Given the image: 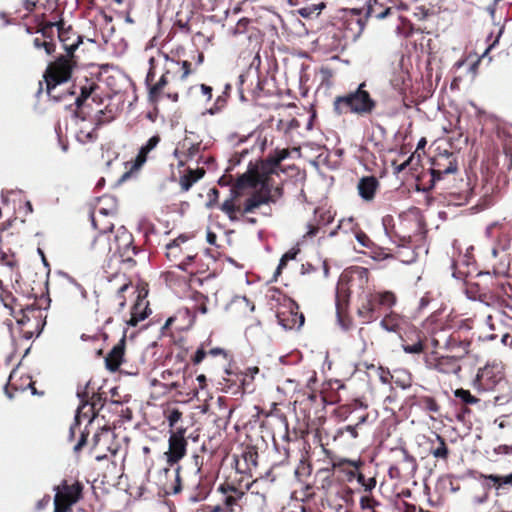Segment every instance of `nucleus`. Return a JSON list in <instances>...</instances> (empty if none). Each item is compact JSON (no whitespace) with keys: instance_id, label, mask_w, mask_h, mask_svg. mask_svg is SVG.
I'll list each match as a JSON object with an SVG mask.
<instances>
[{"instance_id":"4c0bfd02","label":"nucleus","mask_w":512,"mask_h":512,"mask_svg":"<svg viewBox=\"0 0 512 512\" xmlns=\"http://www.w3.org/2000/svg\"><path fill=\"white\" fill-rule=\"evenodd\" d=\"M205 356H206L205 350L203 348H198L197 351L195 352V355L193 358L194 364H199L200 362H202L203 359L205 358Z\"/></svg>"},{"instance_id":"c85d7f7f","label":"nucleus","mask_w":512,"mask_h":512,"mask_svg":"<svg viewBox=\"0 0 512 512\" xmlns=\"http://www.w3.org/2000/svg\"><path fill=\"white\" fill-rule=\"evenodd\" d=\"M403 350L408 354H420L423 351V344L418 341L412 345H403Z\"/></svg>"},{"instance_id":"2eb2a0df","label":"nucleus","mask_w":512,"mask_h":512,"mask_svg":"<svg viewBox=\"0 0 512 512\" xmlns=\"http://www.w3.org/2000/svg\"><path fill=\"white\" fill-rule=\"evenodd\" d=\"M402 323V316L395 312H390L380 321V326L387 332H399Z\"/></svg>"},{"instance_id":"2f4dec72","label":"nucleus","mask_w":512,"mask_h":512,"mask_svg":"<svg viewBox=\"0 0 512 512\" xmlns=\"http://www.w3.org/2000/svg\"><path fill=\"white\" fill-rule=\"evenodd\" d=\"M488 498V490L485 489L481 494H477L472 497V503L474 505H481L486 503L488 501Z\"/></svg>"},{"instance_id":"0e129e2a","label":"nucleus","mask_w":512,"mask_h":512,"mask_svg":"<svg viewBox=\"0 0 512 512\" xmlns=\"http://www.w3.org/2000/svg\"><path fill=\"white\" fill-rule=\"evenodd\" d=\"M429 300L426 297L421 298L420 300V308H424L428 305Z\"/></svg>"},{"instance_id":"0eeeda50","label":"nucleus","mask_w":512,"mask_h":512,"mask_svg":"<svg viewBox=\"0 0 512 512\" xmlns=\"http://www.w3.org/2000/svg\"><path fill=\"white\" fill-rule=\"evenodd\" d=\"M157 484L166 495H175L181 491L180 466L172 470L162 468L157 473Z\"/></svg>"},{"instance_id":"ea45409f","label":"nucleus","mask_w":512,"mask_h":512,"mask_svg":"<svg viewBox=\"0 0 512 512\" xmlns=\"http://www.w3.org/2000/svg\"><path fill=\"white\" fill-rule=\"evenodd\" d=\"M201 92L204 96H206L207 100H210L212 97V88L208 85L201 84L200 85Z\"/></svg>"},{"instance_id":"7ed1b4c3","label":"nucleus","mask_w":512,"mask_h":512,"mask_svg":"<svg viewBox=\"0 0 512 512\" xmlns=\"http://www.w3.org/2000/svg\"><path fill=\"white\" fill-rule=\"evenodd\" d=\"M365 83L358 86L357 90L334 101V109L338 114L350 111L355 114H369L375 108V101L363 88Z\"/></svg>"},{"instance_id":"4be33fe9","label":"nucleus","mask_w":512,"mask_h":512,"mask_svg":"<svg viewBox=\"0 0 512 512\" xmlns=\"http://www.w3.org/2000/svg\"><path fill=\"white\" fill-rule=\"evenodd\" d=\"M221 210L229 217L231 221L237 220L236 207L234 205L233 197L225 200L221 205Z\"/></svg>"},{"instance_id":"6ab92c4d","label":"nucleus","mask_w":512,"mask_h":512,"mask_svg":"<svg viewBox=\"0 0 512 512\" xmlns=\"http://www.w3.org/2000/svg\"><path fill=\"white\" fill-rule=\"evenodd\" d=\"M479 480L483 481V485L488 490L491 486L490 483H492L493 487L498 491L501 488V478L500 475H494V474H480Z\"/></svg>"},{"instance_id":"a19ab883","label":"nucleus","mask_w":512,"mask_h":512,"mask_svg":"<svg viewBox=\"0 0 512 512\" xmlns=\"http://www.w3.org/2000/svg\"><path fill=\"white\" fill-rule=\"evenodd\" d=\"M501 34H502V30L499 31L498 35L493 40V42L491 44H489V46L485 49V51L482 54V57H485L489 53V51L498 43Z\"/></svg>"},{"instance_id":"bf43d9fd","label":"nucleus","mask_w":512,"mask_h":512,"mask_svg":"<svg viewBox=\"0 0 512 512\" xmlns=\"http://www.w3.org/2000/svg\"><path fill=\"white\" fill-rule=\"evenodd\" d=\"M492 226L488 225L485 229V235L487 238H491L492 237Z\"/></svg>"},{"instance_id":"423d86ee","label":"nucleus","mask_w":512,"mask_h":512,"mask_svg":"<svg viewBox=\"0 0 512 512\" xmlns=\"http://www.w3.org/2000/svg\"><path fill=\"white\" fill-rule=\"evenodd\" d=\"M71 75V69L67 62L57 63L47 70L45 75L47 94L54 101H60L62 95L55 93L57 87L68 81Z\"/></svg>"},{"instance_id":"1a4fd4ad","label":"nucleus","mask_w":512,"mask_h":512,"mask_svg":"<svg viewBox=\"0 0 512 512\" xmlns=\"http://www.w3.org/2000/svg\"><path fill=\"white\" fill-rule=\"evenodd\" d=\"M94 417H95L94 406L92 404L88 403L87 401H82V403L77 408L75 418H74V423L70 427L69 439L74 438L75 433H76L77 429L79 428V425L83 421H86L87 424H91Z\"/></svg>"},{"instance_id":"8fccbe9b","label":"nucleus","mask_w":512,"mask_h":512,"mask_svg":"<svg viewBox=\"0 0 512 512\" xmlns=\"http://www.w3.org/2000/svg\"><path fill=\"white\" fill-rule=\"evenodd\" d=\"M357 241L364 247L367 246L366 241L368 240L367 236L365 234H358L356 236Z\"/></svg>"},{"instance_id":"39448f33","label":"nucleus","mask_w":512,"mask_h":512,"mask_svg":"<svg viewBox=\"0 0 512 512\" xmlns=\"http://www.w3.org/2000/svg\"><path fill=\"white\" fill-rule=\"evenodd\" d=\"M108 251L113 255H118L123 262L133 261L136 252L132 234L125 227H119L115 232L113 242L109 243Z\"/></svg>"},{"instance_id":"412c9836","label":"nucleus","mask_w":512,"mask_h":512,"mask_svg":"<svg viewBox=\"0 0 512 512\" xmlns=\"http://www.w3.org/2000/svg\"><path fill=\"white\" fill-rule=\"evenodd\" d=\"M141 306H142L141 302H137L133 306L132 311H131V316H130L129 320H127V322H126L127 325L136 326L140 321H143L148 316L147 313L137 314V310L140 309Z\"/></svg>"},{"instance_id":"f03ea898","label":"nucleus","mask_w":512,"mask_h":512,"mask_svg":"<svg viewBox=\"0 0 512 512\" xmlns=\"http://www.w3.org/2000/svg\"><path fill=\"white\" fill-rule=\"evenodd\" d=\"M237 185L240 188L251 187L255 189L260 186L261 191L265 192L264 195H254L248 198L245 202L244 213H250L262 204L274 202L275 196L280 197L282 195V189L279 187L275 188L274 194H270L267 179L261 177L257 172H248L241 175L238 178Z\"/></svg>"},{"instance_id":"c756f323","label":"nucleus","mask_w":512,"mask_h":512,"mask_svg":"<svg viewBox=\"0 0 512 512\" xmlns=\"http://www.w3.org/2000/svg\"><path fill=\"white\" fill-rule=\"evenodd\" d=\"M182 413L178 409H173L167 416V421L170 427H174L181 419Z\"/></svg>"},{"instance_id":"c9c22d12","label":"nucleus","mask_w":512,"mask_h":512,"mask_svg":"<svg viewBox=\"0 0 512 512\" xmlns=\"http://www.w3.org/2000/svg\"><path fill=\"white\" fill-rule=\"evenodd\" d=\"M243 457H244L245 461L247 463H250L253 467L257 466V455H256V453L247 452V453H244Z\"/></svg>"},{"instance_id":"72a5a7b5","label":"nucleus","mask_w":512,"mask_h":512,"mask_svg":"<svg viewBox=\"0 0 512 512\" xmlns=\"http://www.w3.org/2000/svg\"><path fill=\"white\" fill-rule=\"evenodd\" d=\"M500 320L506 324L507 320L512 321V307L506 306L501 313H498Z\"/></svg>"},{"instance_id":"e2e57ef3","label":"nucleus","mask_w":512,"mask_h":512,"mask_svg":"<svg viewBox=\"0 0 512 512\" xmlns=\"http://www.w3.org/2000/svg\"><path fill=\"white\" fill-rule=\"evenodd\" d=\"M499 450L503 451L504 453H509L510 451H512V447L503 445V446H499Z\"/></svg>"},{"instance_id":"aec40b11","label":"nucleus","mask_w":512,"mask_h":512,"mask_svg":"<svg viewBox=\"0 0 512 512\" xmlns=\"http://www.w3.org/2000/svg\"><path fill=\"white\" fill-rule=\"evenodd\" d=\"M198 173V176L192 177V173H188L180 178V185L183 191H188L196 181L203 177V170H198Z\"/></svg>"},{"instance_id":"37998d69","label":"nucleus","mask_w":512,"mask_h":512,"mask_svg":"<svg viewBox=\"0 0 512 512\" xmlns=\"http://www.w3.org/2000/svg\"><path fill=\"white\" fill-rule=\"evenodd\" d=\"M356 428H357L356 425H347L344 429L355 439L358 437Z\"/></svg>"},{"instance_id":"6e6d98bb","label":"nucleus","mask_w":512,"mask_h":512,"mask_svg":"<svg viewBox=\"0 0 512 512\" xmlns=\"http://www.w3.org/2000/svg\"><path fill=\"white\" fill-rule=\"evenodd\" d=\"M33 44H34L35 48L40 49V48H43V44H45V41H41L39 38H35L33 40Z\"/></svg>"},{"instance_id":"bb28decb","label":"nucleus","mask_w":512,"mask_h":512,"mask_svg":"<svg viewBox=\"0 0 512 512\" xmlns=\"http://www.w3.org/2000/svg\"><path fill=\"white\" fill-rule=\"evenodd\" d=\"M77 139L79 142L81 143H88V142H92L95 140V133H94V130H91V131H88L86 132L85 130H80L78 133H77Z\"/></svg>"},{"instance_id":"de8ad7c7","label":"nucleus","mask_w":512,"mask_h":512,"mask_svg":"<svg viewBox=\"0 0 512 512\" xmlns=\"http://www.w3.org/2000/svg\"><path fill=\"white\" fill-rule=\"evenodd\" d=\"M43 48L45 49V52L48 55L52 54L55 50L54 44L50 42H45V44H43Z\"/></svg>"},{"instance_id":"b1692460","label":"nucleus","mask_w":512,"mask_h":512,"mask_svg":"<svg viewBox=\"0 0 512 512\" xmlns=\"http://www.w3.org/2000/svg\"><path fill=\"white\" fill-rule=\"evenodd\" d=\"M454 396L456 398H459L461 399L464 403L466 404H476L479 402V399L476 398L475 396H473L470 391L468 390H465V389H456L454 391Z\"/></svg>"},{"instance_id":"69168bd1","label":"nucleus","mask_w":512,"mask_h":512,"mask_svg":"<svg viewBox=\"0 0 512 512\" xmlns=\"http://www.w3.org/2000/svg\"><path fill=\"white\" fill-rule=\"evenodd\" d=\"M390 13V8L385 9L382 13H380L377 17L379 19L385 18Z\"/></svg>"},{"instance_id":"7c9ffc66","label":"nucleus","mask_w":512,"mask_h":512,"mask_svg":"<svg viewBox=\"0 0 512 512\" xmlns=\"http://www.w3.org/2000/svg\"><path fill=\"white\" fill-rule=\"evenodd\" d=\"M378 505V502L370 497H361L360 507L364 510H373Z\"/></svg>"},{"instance_id":"774afa93","label":"nucleus","mask_w":512,"mask_h":512,"mask_svg":"<svg viewBox=\"0 0 512 512\" xmlns=\"http://www.w3.org/2000/svg\"><path fill=\"white\" fill-rule=\"evenodd\" d=\"M25 208H26L28 213H32L33 212L32 204H31L30 201H26L25 202Z\"/></svg>"},{"instance_id":"3c124183","label":"nucleus","mask_w":512,"mask_h":512,"mask_svg":"<svg viewBox=\"0 0 512 512\" xmlns=\"http://www.w3.org/2000/svg\"><path fill=\"white\" fill-rule=\"evenodd\" d=\"M178 244H177V241L174 240L173 242L169 243L166 245V248L168 250V255H170L171 253L174 252V250H176Z\"/></svg>"},{"instance_id":"c03bdc74","label":"nucleus","mask_w":512,"mask_h":512,"mask_svg":"<svg viewBox=\"0 0 512 512\" xmlns=\"http://www.w3.org/2000/svg\"><path fill=\"white\" fill-rule=\"evenodd\" d=\"M298 253V250L292 249L288 252H286L282 257H284L287 261L295 259L296 255Z\"/></svg>"},{"instance_id":"79ce46f5","label":"nucleus","mask_w":512,"mask_h":512,"mask_svg":"<svg viewBox=\"0 0 512 512\" xmlns=\"http://www.w3.org/2000/svg\"><path fill=\"white\" fill-rule=\"evenodd\" d=\"M501 478V487L503 486H511L512 487V473L504 476H500Z\"/></svg>"},{"instance_id":"473e14b6","label":"nucleus","mask_w":512,"mask_h":512,"mask_svg":"<svg viewBox=\"0 0 512 512\" xmlns=\"http://www.w3.org/2000/svg\"><path fill=\"white\" fill-rule=\"evenodd\" d=\"M91 94V88L88 87H82L81 88V94L75 99V104L80 107L83 102L90 96Z\"/></svg>"},{"instance_id":"f8f14e48","label":"nucleus","mask_w":512,"mask_h":512,"mask_svg":"<svg viewBox=\"0 0 512 512\" xmlns=\"http://www.w3.org/2000/svg\"><path fill=\"white\" fill-rule=\"evenodd\" d=\"M378 181L375 177H363L358 183V191L361 198L370 201L374 198Z\"/></svg>"},{"instance_id":"09e8293b","label":"nucleus","mask_w":512,"mask_h":512,"mask_svg":"<svg viewBox=\"0 0 512 512\" xmlns=\"http://www.w3.org/2000/svg\"><path fill=\"white\" fill-rule=\"evenodd\" d=\"M376 485V481L374 478H369L367 480V482H365V484L363 485L365 487L366 490H372Z\"/></svg>"},{"instance_id":"dca6fc26","label":"nucleus","mask_w":512,"mask_h":512,"mask_svg":"<svg viewBox=\"0 0 512 512\" xmlns=\"http://www.w3.org/2000/svg\"><path fill=\"white\" fill-rule=\"evenodd\" d=\"M288 156L289 151L287 149L275 150L266 158L265 165L268 166L270 171H273L281 161L285 160Z\"/></svg>"},{"instance_id":"e433bc0d","label":"nucleus","mask_w":512,"mask_h":512,"mask_svg":"<svg viewBox=\"0 0 512 512\" xmlns=\"http://www.w3.org/2000/svg\"><path fill=\"white\" fill-rule=\"evenodd\" d=\"M225 507L226 509H228L230 512H234V506L237 504V498L233 497V496H227L225 498Z\"/></svg>"},{"instance_id":"13d9d810","label":"nucleus","mask_w":512,"mask_h":512,"mask_svg":"<svg viewBox=\"0 0 512 512\" xmlns=\"http://www.w3.org/2000/svg\"><path fill=\"white\" fill-rule=\"evenodd\" d=\"M169 99H171L173 102L178 101V94L177 93H168L166 95Z\"/></svg>"},{"instance_id":"6e6552de","label":"nucleus","mask_w":512,"mask_h":512,"mask_svg":"<svg viewBox=\"0 0 512 512\" xmlns=\"http://www.w3.org/2000/svg\"><path fill=\"white\" fill-rule=\"evenodd\" d=\"M187 442L184 438V430L172 432L169 437V448L165 453L167 463L170 466L177 464L186 454Z\"/></svg>"},{"instance_id":"a878e982","label":"nucleus","mask_w":512,"mask_h":512,"mask_svg":"<svg viewBox=\"0 0 512 512\" xmlns=\"http://www.w3.org/2000/svg\"><path fill=\"white\" fill-rule=\"evenodd\" d=\"M422 402L424 404L425 409L430 412L437 413L440 409L438 403L432 397H429V396L423 397Z\"/></svg>"},{"instance_id":"cd10ccee","label":"nucleus","mask_w":512,"mask_h":512,"mask_svg":"<svg viewBox=\"0 0 512 512\" xmlns=\"http://www.w3.org/2000/svg\"><path fill=\"white\" fill-rule=\"evenodd\" d=\"M240 307L247 308L249 312H253L255 309V305L246 297V296H238L234 300Z\"/></svg>"},{"instance_id":"f704fd0d","label":"nucleus","mask_w":512,"mask_h":512,"mask_svg":"<svg viewBox=\"0 0 512 512\" xmlns=\"http://www.w3.org/2000/svg\"><path fill=\"white\" fill-rule=\"evenodd\" d=\"M88 433L85 431H81L80 438L77 442V444L74 446V451L78 452L81 450V448L86 444Z\"/></svg>"},{"instance_id":"58836bf2","label":"nucleus","mask_w":512,"mask_h":512,"mask_svg":"<svg viewBox=\"0 0 512 512\" xmlns=\"http://www.w3.org/2000/svg\"><path fill=\"white\" fill-rule=\"evenodd\" d=\"M69 282L71 284H73L75 286V288L79 291L82 299H86L87 298V291L84 289V287L81 284L76 282L73 278H70Z\"/></svg>"},{"instance_id":"864d4df0","label":"nucleus","mask_w":512,"mask_h":512,"mask_svg":"<svg viewBox=\"0 0 512 512\" xmlns=\"http://www.w3.org/2000/svg\"><path fill=\"white\" fill-rule=\"evenodd\" d=\"M356 24H357V26H358V33H357V35H359V34H360V33H362V31H363L364 26H365V23H364V21H363V20H361V19H357V20H356Z\"/></svg>"},{"instance_id":"f257e3e1","label":"nucleus","mask_w":512,"mask_h":512,"mask_svg":"<svg viewBox=\"0 0 512 512\" xmlns=\"http://www.w3.org/2000/svg\"><path fill=\"white\" fill-rule=\"evenodd\" d=\"M159 57L164 60V73L159 80L155 81L156 63L159 62V59L151 57L149 59L150 68L145 79L148 97L151 102H158L160 100L164 87L169 83V75L176 76L177 73H180L179 78L184 80L190 74V63L188 61L178 62L169 58L164 53H160Z\"/></svg>"},{"instance_id":"a18cd8bd","label":"nucleus","mask_w":512,"mask_h":512,"mask_svg":"<svg viewBox=\"0 0 512 512\" xmlns=\"http://www.w3.org/2000/svg\"><path fill=\"white\" fill-rule=\"evenodd\" d=\"M409 163H410V159H408V160H406L405 162L401 163L400 165L396 166V167L394 168V172H395L396 174H398V173L402 172L403 170H405V169H406V167L409 165Z\"/></svg>"},{"instance_id":"9b49d317","label":"nucleus","mask_w":512,"mask_h":512,"mask_svg":"<svg viewBox=\"0 0 512 512\" xmlns=\"http://www.w3.org/2000/svg\"><path fill=\"white\" fill-rule=\"evenodd\" d=\"M124 355V338L121 339L120 343L112 348L105 358L106 367L108 370L116 371L122 362Z\"/></svg>"},{"instance_id":"5fc2aeb1","label":"nucleus","mask_w":512,"mask_h":512,"mask_svg":"<svg viewBox=\"0 0 512 512\" xmlns=\"http://www.w3.org/2000/svg\"><path fill=\"white\" fill-rule=\"evenodd\" d=\"M317 230H318V229H317L316 227H314V226H312V225H308L307 235H308V236H314V235H316Z\"/></svg>"},{"instance_id":"4468645a","label":"nucleus","mask_w":512,"mask_h":512,"mask_svg":"<svg viewBox=\"0 0 512 512\" xmlns=\"http://www.w3.org/2000/svg\"><path fill=\"white\" fill-rule=\"evenodd\" d=\"M62 24H57L58 26V37L60 42L63 44V48L65 51L71 55L78 48V46L82 43V39L79 35L75 36V39L72 42H69L70 38L68 36V31H65L62 27Z\"/></svg>"},{"instance_id":"338daca9","label":"nucleus","mask_w":512,"mask_h":512,"mask_svg":"<svg viewBox=\"0 0 512 512\" xmlns=\"http://www.w3.org/2000/svg\"><path fill=\"white\" fill-rule=\"evenodd\" d=\"M222 352H223V350L220 349V348H213V349L210 350V354H212L214 356L219 355Z\"/></svg>"},{"instance_id":"f3484780","label":"nucleus","mask_w":512,"mask_h":512,"mask_svg":"<svg viewBox=\"0 0 512 512\" xmlns=\"http://www.w3.org/2000/svg\"><path fill=\"white\" fill-rule=\"evenodd\" d=\"M435 368L444 374H456L460 371V366L453 359H442L435 365Z\"/></svg>"},{"instance_id":"4d7b16f0","label":"nucleus","mask_w":512,"mask_h":512,"mask_svg":"<svg viewBox=\"0 0 512 512\" xmlns=\"http://www.w3.org/2000/svg\"><path fill=\"white\" fill-rule=\"evenodd\" d=\"M142 303V306L140 309L137 310V314L140 313H147V303L140 301Z\"/></svg>"},{"instance_id":"ddd939ff","label":"nucleus","mask_w":512,"mask_h":512,"mask_svg":"<svg viewBox=\"0 0 512 512\" xmlns=\"http://www.w3.org/2000/svg\"><path fill=\"white\" fill-rule=\"evenodd\" d=\"M160 138L158 136H152L146 144L141 146V148L138 151V154L135 158V161L132 165V169H139L143 166V164L147 160V155L150 151H152L159 143Z\"/></svg>"},{"instance_id":"603ef678","label":"nucleus","mask_w":512,"mask_h":512,"mask_svg":"<svg viewBox=\"0 0 512 512\" xmlns=\"http://www.w3.org/2000/svg\"><path fill=\"white\" fill-rule=\"evenodd\" d=\"M457 171V166L455 164L450 163V165L443 171L444 174L455 173Z\"/></svg>"},{"instance_id":"5701e85b","label":"nucleus","mask_w":512,"mask_h":512,"mask_svg":"<svg viewBox=\"0 0 512 512\" xmlns=\"http://www.w3.org/2000/svg\"><path fill=\"white\" fill-rule=\"evenodd\" d=\"M325 46L332 51L342 50L345 47V42L342 39L341 32H333L332 34V42L326 43Z\"/></svg>"},{"instance_id":"393cba45","label":"nucleus","mask_w":512,"mask_h":512,"mask_svg":"<svg viewBox=\"0 0 512 512\" xmlns=\"http://www.w3.org/2000/svg\"><path fill=\"white\" fill-rule=\"evenodd\" d=\"M436 439L439 442V446L436 449L432 450L431 453L435 458L446 459L448 456V448L445 443V440L440 435H437Z\"/></svg>"},{"instance_id":"a211bd4d","label":"nucleus","mask_w":512,"mask_h":512,"mask_svg":"<svg viewBox=\"0 0 512 512\" xmlns=\"http://www.w3.org/2000/svg\"><path fill=\"white\" fill-rule=\"evenodd\" d=\"M374 300L379 305L391 308L396 304V296L391 291L378 292L374 295Z\"/></svg>"},{"instance_id":"9d476101","label":"nucleus","mask_w":512,"mask_h":512,"mask_svg":"<svg viewBox=\"0 0 512 512\" xmlns=\"http://www.w3.org/2000/svg\"><path fill=\"white\" fill-rule=\"evenodd\" d=\"M114 436V432L110 428L103 427L93 436V445L94 447H98L102 450L115 454L117 452V447L112 445Z\"/></svg>"},{"instance_id":"49530a36","label":"nucleus","mask_w":512,"mask_h":512,"mask_svg":"<svg viewBox=\"0 0 512 512\" xmlns=\"http://www.w3.org/2000/svg\"><path fill=\"white\" fill-rule=\"evenodd\" d=\"M287 262L288 261L284 257H281V259L279 261V264H278V267H277L276 272H275V276L280 274L281 270L286 266Z\"/></svg>"},{"instance_id":"680f3d73","label":"nucleus","mask_w":512,"mask_h":512,"mask_svg":"<svg viewBox=\"0 0 512 512\" xmlns=\"http://www.w3.org/2000/svg\"><path fill=\"white\" fill-rule=\"evenodd\" d=\"M188 265H189V264H188L187 262L183 261V262H181V263L178 265V268H179L180 270L187 271V270H188Z\"/></svg>"},{"instance_id":"20e7f679","label":"nucleus","mask_w":512,"mask_h":512,"mask_svg":"<svg viewBox=\"0 0 512 512\" xmlns=\"http://www.w3.org/2000/svg\"><path fill=\"white\" fill-rule=\"evenodd\" d=\"M54 490V512H69L71 507L80 499L82 486L78 482L68 485L66 481H63Z\"/></svg>"},{"instance_id":"052dcab7","label":"nucleus","mask_w":512,"mask_h":512,"mask_svg":"<svg viewBox=\"0 0 512 512\" xmlns=\"http://www.w3.org/2000/svg\"><path fill=\"white\" fill-rule=\"evenodd\" d=\"M367 418H368V416H367V415H362V416L359 418L358 422H357L355 425H356V426H359V425H361V424H364V423L367 421Z\"/></svg>"}]
</instances>
